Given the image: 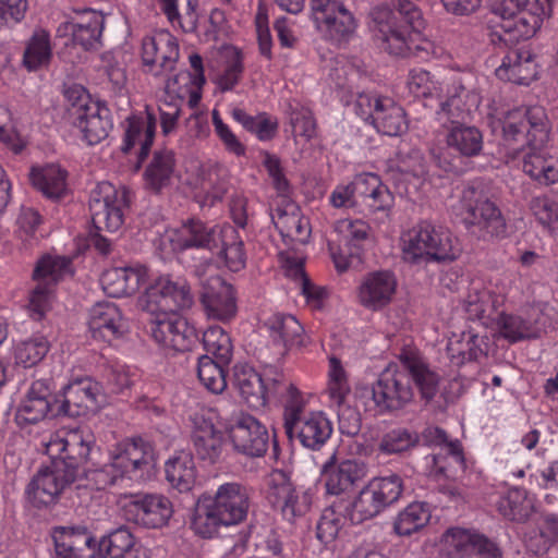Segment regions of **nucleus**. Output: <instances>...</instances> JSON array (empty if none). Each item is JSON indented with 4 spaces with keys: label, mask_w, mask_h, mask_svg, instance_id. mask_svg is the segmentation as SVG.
I'll return each instance as SVG.
<instances>
[{
    "label": "nucleus",
    "mask_w": 558,
    "mask_h": 558,
    "mask_svg": "<svg viewBox=\"0 0 558 558\" xmlns=\"http://www.w3.org/2000/svg\"><path fill=\"white\" fill-rule=\"evenodd\" d=\"M221 526H230L221 517L210 499V495H202L194 507L191 527L198 536L211 538L218 534Z\"/></svg>",
    "instance_id": "58836bf2"
},
{
    "label": "nucleus",
    "mask_w": 558,
    "mask_h": 558,
    "mask_svg": "<svg viewBox=\"0 0 558 558\" xmlns=\"http://www.w3.org/2000/svg\"><path fill=\"white\" fill-rule=\"evenodd\" d=\"M530 318H523L519 315L500 313L497 317V326L504 336L510 342H517L523 339L537 338L541 328Z\"/></svg>",
    "instance_id": "49530a36"
},
{
    "label": "nucleus",
    "mask_w": 558,
    "mask_h": 558,
    "mask_svg": "<svg viewBox=\"0 0 558 558\" xmlns=\"http://www.w3.org/2000/svg\"><path fill=\"white\" fill-rule=\"evenodd\" d=\"M373 125L388 136H401L409 129L404 109L389 97H385L384 105H379Z\"/></svg>",
    "instance_id": "c03bdc74"
},
{
    "label": "nucleus",
    "mask_w": 558,
    "mask_h": 558,
    "mask_svg": "<svg viewBox=\"0 0 558 558\" xmlns=\"http://www.w3.org/2000/svg\"><path fill=\"white\" fill-rule=\"evenodd\" d=\"M154 452L149 442L142 437H133L119 442L113 452L112 459L123 475L131 478L136 476L137 472L147 470L153 464Z\"/></svg>",
    "instance_id": "bb28decb"
},
{
    "label": "nucleus",
    "mask_w": 558,
    "mask_h": 558,
    "mask_svg": "<svg viewBox=\"0 0 558 558\" xmlns=\"http://www.w3.org/2000/svg\"><path fill=\"white\" fill-rule=\"evenodd\" d=\"M96 546L100 558H146L142 546L126 526H119L104 535Z\"/></svg>",
    "instance_id": "2f4dec72"
},
{
    "label": "nucleus",
    "mask_w": 558,
    "mask_h": 558,
    "mask_svg": "<svg viewBox=\"0 0 558 558\" xmlns=\"http://www.w3.org/2000/svg\"><path fill=\"white\" fill-rule=\"evenodd\" d=\"M551 0H533L526 9L504 19L506 27L512 33L517 41L529 39L541 28L544 17L551 14Z\"/></svg>",
    "instance_id": "c756f323"
},
{
    "label": "nucleus",
    "mask_w": 558,
    "mask_h": 558,
    "mask_svg": "<svg viewBox=\"0 0 558 558\" xmlns=\"http://www.w3.org/2000/svg\"><path fill=\"white\" fill-rule=\"evenodd\" d=\"M442 541L452 553L468 557L501 558V550L496 543L483 534L462 527H450L442 534Z\"/></svg>",
    "instance_id": "412c9836"
},
{
    "label": "nucleus",
    "mask_w": 558,
    "mask_h": 558,
    "mask_svg": "<svg viewBox=\"0 0 558 558\" xmlns=\"http://www.w3.org/2000/svg\"><path fill=\"white\" fill-rule=\"evenodd\" d=\"M396 288L397 280L392 272H371L360 284L359 301L364 307L378 311L391 302Z\"/></svg>",
    "instance_id": "cd10ccee"
},
{
    "label": "nucleus",
    "mask_w": 558,
    "mask_h": 558,
    "mask_svg": "<svg viewBox=\"0 0 558 558\" xmlns=\"http://www.w3.org/2000/svg\"><path fill=\"white\" fill-rule=\"evenodd\" d=\"M234 385L248 407L258 409L266 405V385L260 374L253 367L248 365H235Z\"/></svg>",
    "instance_id": "4c0bfd02"
},
{
    "label": "nucleus",
    "mask_w": 558,
    "mask_h": 558,
    "mask_svg": "<svg viewBox=\"0 0 558 558\" xmlns=\"http://www.w3.org/2000/svg\"><path fill=\"white\" fill-rule=\"evenodd\" d=\"M145 279L144 267H114L106 270L100 281L105 293L111 298H122L136 293Z\"/></svg>",
    "instance_id": "7c9ffc66"
},
{
    "label": "nucleus",
    "mask_w": 558,
    "mask_h": 558,
    "mask_svg": "<svg viewBox=\"0 0 558 558\" xmlns=\"http://www.w3.org/2000/svg\"><path fill=\"white\" fill-rule=\"evenodd\" d=\"M94 446V435L87 428L78 427L52 439L47 450L50 461L76 480L88 462Z\"/></svg>",
    "instance_id": "1a4fd4ad"
},
{
    "label": "nucleus",
    "mask_w": 558,
    "mask_h": 558,
    "mask_svg": "<svg viewBox=\"0 0 558 558\" xmlns=\"http://www.w3.org/2000/svg\"><path fill=\"white\" fill-rule=\"evenodd\" d=\"M66 170L58 165L33 167L29 173L32 185L51 201H59L66 193Z\"/></svg>",
    "instance_id": "e433bc0d"
},
{
    "label": "nucleus",
    "mask_w": 558,
    "mask_h": 558,
    "mask_svg": "<svg viewBox=\"0 0 558 558\" xmlns=\"http://www.w3.org/2000/svg\"><path fill=\"white\" fill-rule=\"evenodd\" d=\"M384 100L385 97L361 93L354 102L355 113L364 121L373 124L375 116H377V109H379V105H384Z\"/></svg>",
    "instance_id": "338daca9"
},
{
    "label": "nucleus",
    "mask_w": 558,
    "mask_h": 558,
    "mask_svg": "<svg viewBox=\"0 0 558 558\" xmlns=\"http://www.w3.org/2000/svg\"><path fill=\"white\" fill-rule=\"evenodd\" d=\"M500 513L517 522H525L534 511V504L523 488H511L507 495L498 501Z\"/></svg>",
    "instance_id": "de8ad7c7"
},
{
    "label": "nucleus",
    "mask_w": 558,
    "mask_h": 558,
    "mask_svg": "<svg viewBox=\"0 0 558 558\" xmlns=\"http://www.w3.org/2000/svg\"><path fill=\"white\" fill-rule=\"evenodd\" d=\"M290 125L294 136L313 138L316 133V123L308 109L293 110L290 114Z\"/></svg>",
    "instance_id": "0e129e2a"
},
{
    "label": "nucleus",
    "mask_w": 558,
    "mask_h": 558,
    "mask_svg": "<svg viewBox=\"0 0 558 558\" xmlns=\"http://www.w3.org/2000/svg\"><path fill=\"white\" fill-rule=\"evenodd\" d=\"M460 216L465 229L480 238H504L506 220L482 184L466 186L460 197Z\"/></svg>",
    "instance_id": "39448f33"
},
{
    "label": "nucleus",
    "mask_w": 558,
    "mask_h": 558,
    "mask_svg": "<svg viewBox=\"0 0 558 558\" xmlns=\"http://www.w3.org/2000/svg\"><path fill=\"white\" fill-rule=\"evenodd\" d=\"M54 558H94L96 541L84 526H57L52 531Z\"/></svg>",
    "instance_id": "b1692460"
},
{
    "label": "nucleus",
    "mask_w": 558,
    "mask_h": 558,
    "mask_svg": "<svg viewBox=\"0 0 558 558\" xmlns=\"http://www.w3.org/2000/svg\"><path fill=\"white\" fill-rule=\"evenodd\" d=\"M82 473L97 490L114 485L119 478L124 476L123 471L119 469L113 460L111 463L105 464L100 468H84Z\"/></svg>",
    "instance_id": "052dcab7"
},
{
    "label": "nucleus",
    "mask_w": 558,
    "mask_h": 558,
    "mask_svg": "<svg viewBox=\"0 0 558 558\" xmlns=\"http://www.w3.org/2000/svg\"><path fill=\"white\" fill-rule=\"evenodd\" d=\"M75 478L51 461L40 466L25 488L28 505L37 510L51 511L69 492Z\"/></svg>",
    "instance_id": "6e6552de"
},
{
    "label": "nucleus",
    "mask_w": 558,
    "mask_h": 558,
    "mask_svg": "<svg viewBox=\"0 0 558 558\" xmlns=\"http://www.w3.org/2000/svg\"><path fill=\"white\" fill-rule=\"evenodd\" d=\"M403 488V480L398 474L373 478L351 504V520L360 523L375 518L399 500Z\"/></svg>",
    "instance_id": "0eeeda50"
},
{
    "label": "nucleus",
    "mask_w": 558,
    "mask_h": 558,
    "mask_svg": "<svg viewBox=\"0 0 558 558\" xmlns=\"http://www.w3.org/2000/svg\"><path fill=\"white\" fill-rule=\"evenodd\" d=\"M132 520L147 529H161L173 514L172 502L163 495H135L128 505Z\"/></svg>",
    "instance_id": "a211bd4d"
},
{
    "label": "nucleus",
    "mask_w": 558,
    "mask_h": 558,
    "mask_svg": "<svg viewBox=\"0 0 558 558\" xmlns=\"http://www.w3.org/2000/svg\"><path fill=\"white\" fill-rule=\"evenodd\" d=\"M401 367L385 368L365 391L371 395L379 413H396L414 399L417 388L421 399L430 402L439 389V376L433 372L414 351H402L399 355Z\"/></svg>",
    "instance_id": "f257e3e1"
},
{
    "label": "nucleus",
    "mask_w": 558,
    "mask_h": 558,
    "mask_svg": "<svg viewBox=\"0 0 558 558\" xmlns=\"http://www.w3.org/2000/svg\"><path fill=\"white\" fill-rule=\"evenodd\" d=\"M28 10V0H0V27L17 24Z\"/></svg>",
    "instance_id": "69168bd1"
},
{
    "label": "nucleus",
    "mask_w": 558,
    "mask_h": 558,
    "mask_svg": "<svg viewBox=\"0 0 558 558\" xmlns=\"http://www.w3.org/2000/svg\"><path fill=\"white\" fill-rule=\"evenodd\" d=\"M105 17L101 13L87 10L81 21L70 23L73 43L85 50H96L100 47Z\"/></svg>",
    "instance_id": "37998d69"
},
{
    "label": "nucleus",
    "mask_w": 558,
    "mask_h": 558,
    "mask_svg": "<svg viewBox=\"0 0 558 558\" xmlns=\"http://www.w3.org/2000/svg\"><path fill=\"white\" fill-rule=\"evenodd\" d=\"M430 519L429 510L423 502H412L398 513L393 531L399 536H410L422 530Z\"/></svg>",
    "instance_id": "8fccbe9b"
},
{
    "label": "nucleus",
    "mask_w": 558,
    "mask_h": 558,
    "mask_svg": "<svg viewBox=\"0 0 558 558\" xmlns=\"http://www.w3.org/2000/svg\"><path fill=\"white\" fill-rule=\"evenodd\" d=\"M203 344L207 354L220 359L221 362H230L232 356V343L229 335L220 326H209L203 333Z\"/></svg>",
    "instance_id": "4d7b16f0"
},
{
    "label": "nucleus",
    "mask_w": 558,
    "mask_h": 558,
    "mask_svg": "<svg viewBox=\"0 0 558 558\" xmlns=\"http://www.w3.org/2000/svg\"><path fill=\"white\" fill-rule=\"evenodd\" d=\"M162 11L168 20L175 22L185 33H193L197 27L196 2L194 0H160Z\"/></svg>",
    "instance_id": "603ef678"
},
{
    "label": "nucleus",
    "mask_w": 558,
    "mask_h": 558,
    "mask_svg": "<svg viewBox=\"0 0 558 558\" xmlns=\"http://www.w3.org/2000/svg\"><path fill=\"white\" fill-rule=\"evenodd\" d=\"M502 141L514 150H536L548 141L549 121L543 107H519L507 111L500 120Z\"/></svg>",
    "instance_id": "423d86ee"
},
{
    "label": "nucleus",
    "mask_w": 558,
    "mask_h": 558,
    "mask_svg": "<svg viewBox=\"0 0 558 558\" xmlns=\"http://www.w3.org/2000/svg\"><path fill=\"white\" fill-rule=\"evenodd\" d=\"M126 191L117 190L110 182H100L92 191L89 210L94 231L89 234L90 244L101 254L107 255L111 250L112 240L102 235L118 232L123 225V209L128 207Z\"/></svg>",
    "instance_id": "20e7f679"
},
{
    "label": "nucleus",
    "mask_w": 558,
    "mask_h": 558,
    "mask_svg": "<svg viewBox=\"0 0 558 558\" xmlns=\"http://www.w3.org/2000/svg\"><path fill=\"white\" fill-rule=\"evenodd\" d=\"M263 327L279 355H284L290 348L299 347L303 342V327L292 315L274 314L264 322Z\"/></svg>",
    "instance_id": "c85d7f7f"
},
{
    "label": "nucleus",
    "mask_w": 558,
    "mask_h": 558,
    "mask_svg": "<svg viewBox=\"0 0 558 558\" xmlns=\"http://www.w3.org/2000/svg\"><path fill=\"white\" fill-rule=\"evenodd\" d=\"M54 412L58 416L80 417L95 413L99 407V385L90 379H80L66 385L57 395Z\"/></svg>",
    "instance_id": "dca6fc26"
},
{
    "label": "nucleus",
    "mask_w": 558,
    "mask_h": 558,
    "mask_svg": "<svg viewBox=\"0 0 558 558\" xmlns=\"http://www.w3.org/2000/svg\"><path fill=\"white\" fill-rule=\"evenodd\" d=\"M277 220L276 217L272 216V221L276 229L279 231L283 239L290 238L293 240H298L300 243H304L308 231H306L305 226H303L302 220L294 216L288 215L284 210L278 208Z\"/></svg>",
    "instance_id": "680f3d73"
},
{
    "label": "nucleus",
    "mask_w": 558,
    "mask_h": 558,
    "mask_svg": "<svg viewBox=\"0 0 558 558\" xmlns=\"http://www.w3.org/2000/svg\"><path fill=\"white\" fill-rule=\"evenodd\" d=\"M348 229L350 240L345 244V248H341L338 253L331 252L332 260L339 272L360 267L362 256L359 242L367 239L369 227L364 221L356 220L350 222Z\"/></svg>",
    "instance_id": "ea45409f"
},
{
    "label": "nucleus",
    "mask_w": 558,
    "mask_h": 558,
    "mask_svg": "<svg viewBox=\"0 0 558 558\" xmlns=\"http://www.w3.org/2000/svg\"><path fill=\"white\" fill-rule=\"evenodd\" d=\"M446 144L449 149L457 153L460 157H475L483 150V133L474 125L453 122L447 131Z\"/></svg>",
    "instance_id": "f704fd0d"
},
{
    "label": "nucleus",
    "mask_w": 558,
    "mask_h": 558,
    "mask_svg": "<svg viewBox=\"0 0 558 558\" xmlns=\"http://www.w3.org/2000/svg\"><path fill=\"white\" fill-rule=\"evenodd\" d=\"M155 130L156 120L151 114H147L146 119H129V125L125 130L124 142L121 149L124 154H128L136 142H141L135 170L142 167L143 161L150 151L155 138Z\"/></svg>",
    "instance_id": "c9c22d12"
},
{
    "label": "nucleus",
    "mask_w": 558,
    "mask_h": 558,
    "mask_svg": "<svg viewBox=\"0 0 558 558\" xmlns=\"http://www.w3.org/2000/svg\"><path fill=\"white\" fill-rule=\"evenodd\" d=\"M332 434L331 422L322 412H312L303 418L287 426L286 435L289 439L296 438L300 444L310 450H322L330 440Z\"/></svg>",
    "instance_id": "4be33fe9"
},
{
    "label": "nucleus",
    "mask_w": 558,
    "mask_h": 558,
    "mask_svg": "<svg viewBox=\"0 0 558 558\" xmlns=\"http://www.w3.org/2000/svg\"><path fill=\"white\" fill-rule=\"evenodd\" d=\"M174 167L175 159L172 150L163 148L154 151L153 158L144 172L145 186L155 193H159L170 184Z\"/></svg>",
    "instance_id": "a19ab883"
},
{
    "label": "nucleus",
    "mask_w": 558,
    "mask_h": 558,
    "mask_svg": "<svg viewBox=\"0 0 558 558\" xmlns=\"http://www.w3.org/2000/svg\"><path fill=\"white\" fill-rule=\"evenodd\" d=\"M420 436V444L422 442L425 446H445L448 450V453L456 459L460 464H464V457L462 452V447L459 440L450 441L448 440L447 433L437 426H428L426 427Z\"/></svg>",
    "instance_id": "bf43d9fd"
},
{
    "label": "nucleus",
    "mask_w": 558,
    "mask_h": 558,
    "mask_svg": "<svg viewBox=\"0 0 558 558\" xmlns=\"http://www.w3.org/2000/svg\"><path fill=\"white\" fill-rule=\"evenodd\" d=\"M232 117L235 121L241 123L246 131L256 134L260 141H269L274 138L277 133V121L269 119L266 113L253 117L240 108H234L232 110Z\"/></svg>",
    "instance_id": "5fc2aeb1"
},
{
    "label": "nucleus",
    "mask_w": 558,
    "mask_h": 558,
    "mask_svg": "<svg viewBox=\"0 0 558 558\" xmlns=\"http://www.w3.org/2000/svg\"><path fill=\"white\" fill-rule=\"evenodd\" d=\"M210 499L229 525L245 520L250 508L247 489L236 482L225 483L218 487Z\"/></svg>",
    "instance_id": "a878e982"
},
{
    "label": "nucleus",
    "mask_w": 558,
    "mask_h": 558,
    "mask_svg": "<svg viewBox=\"0 0 558 558\" xmlns=\"http://www.w3.org/2000/svg\"><path fill=\"white\" fill-rule=\"evenodd\" d=\"M222 227L208 226L198 219H189L178 230L177 243L181 250L206 248L215 253L221 241Z\"/></svg>",
    "instance_id": "473e14b6"
},
{
    "label": "nucleus",
    "mask_w": 558,
    "mask_h": 558,
    "mask_svg": "<svg viewBox=\"0 0 558 558\" xmlns=\"http://www.w3.org/2000/svg\"><path fill=\"white\" fill-rule=\"evenodd\" d=\"M395 197L384 185L374 186L369 194L364 195V202L371 211H388L393 206Z\"/></svg>",
    "instance_id": "774afa93"
},
{
    "label": "nucleus",
    "mask_w": 558,
    "mask_h": 558,
    "mask_svg": "<svg viewBox=\"0 0 558 558\" xmlns=\"http://www.w3.org/2000/svg\"><path fill=\"white\" fill-rule=\"evenodd\" d=\"M461 252L458 239L449 229L421 221L409 232L402 258L411 265L448 264L457 260Z\"/></svg>",
    "instance_id": "7ed1b4c3"
},
{
    "label": "nucleus",
    "mask_w": 558,
    "mask_h": 558,
    "mask_svg": "<svg viewBox=\"0 0 558 558\" xmlns=\"http://www.w3.org/2000/svg\"><path fill=\"white\" fill-rule=\"evenodd\" d=\"M73 124L81 130L88 145H96L105 140L112 129L110 110L99 101L74 107Z\"/></svg>",
    "instance_id": "5701e85b"
},
{
    "label": "nucleus",
    "mask_w": 558,
    "mask_h": 558,
    "mask_svg": "<svg viewBox=\"0 0 558 558\" xmlns=\"http://www.w3.org/2000/svg\"><path fill=\"white\" fill-rule=\"evenodd\" d=\"M311 15L317 29L333 41L348 40L356 28L353 14L340 0H311Z\"/></svg>",
    "instance_id": "ddd939ff"
},
{
    "label": "nucleus",
    "mask_w": 558,
    "mask_h": 558,
    "mask_svg": "<svg viewBox=\"0 0 558 558\" xmlns=\"http://www.w3.org/2000/svg\"><path fill=\"white\" fill-rule=\"evenodd\" d=\"M507 58L509 59L510 64L505 69L499 68L497 70L498 75H501L502 72L515 75L517 72H522V68H524L527 71L525 75L509 77V80L519 85H529L532 81L536 80L537 71L536 63L534 62L535 56L530 49L525 47L517 48L510 51Z\"/></svg>",
    "instance_id": "3c124183"
},
{
    "label": "nucleus",
    "mask_w": 558,
    "mask_h": 558,
    "mask_svg": "<svg viewBox=\"0 0 558 558\" xmlns=\"http://www.w3.org/2000/svg\"><path fill=\"white\" fill-rule=\"evenodd\" d=\"M226 430L236 452L251 458L266 453L269 435L267 428L254 416L240 413L226 426Z\"/></svg>",
    "instance_id": "4468645a"
},
{
    "label": "nucleus",
    "mask_w": 558,
    "mask_h": 558,
    "mask_svg": "<svg viewBox=\"0 0 558 558\" xmlns=\"http://www.w3.org/2000/svg\"><path fill=\"white\" fill-rule=\"evenodd\" d=\"M149 332L156 342L178 352L191 350L197 333L186 319L175 316H156L149 323Z\"/></svg>",
    "instance_id": "6ab92c4d"
},
{
    "label": "nucleus",
    "mask_w": 558,
    "mask_h": 558,
    "mask_svg": "<svg viewBox=\"0 0 558 558\" xmlns=\"http://www.w3.org/2000/svg\"><path fill=\"white\" fill-rule=\"evenodd\" d=\"M166 478L179 492H190L196 481V468L191 452L179 451L165 465Z\"/></svg>",
    "instance_id": "79ce46f5"
},
{
    "label": "nucleus",
    "mask_w": 558,
    "mask_h": 558,
    "mask_svg": "<svg viewBox=\"0 0 558 558\" xmlns=\"http://www.w3.org/2000/svg\"><path fill=\"white\" fill-rule=\"evenodd\" d=\"M191 439L197 457L209 463L218 461L223 449V435L215 425L205 418L195 421Z\"/></svg>",
    "instance_id": "72a5a7b5"
},
{
    "label": "nucleus",
    "mask_w": 558,
    "mask_h": 558,
    "mask_svg": "<svg viewBox=\"0 0 558 558\" xmlns=\"http://www.w3.org/2000/svg\"><path fill=\"white\" fill-rule=\"evenodd\" d=\"M70 272L71 260L66 257L48 255L37 262L33 271L37 284L29 295V310L37 316L36 319H40L49 307L52 287Z\"/></svg>",
    "instance_id": "9b49d317"
},
{
    "label": "nucleus",
    "mask_w": 558,
    "mask_h": 558,
    "mask_svg": "<svg viewBox=\"0 0 558 558\" xmlns=\"http://www.w3.org/2000/svg\"><path fill=\"white\" fill-rule=\"evenodd\" d=\"M58 396L52 392L49 380L38 379L32 383L25 398L16 409L15 422L20 427L34 425L49 415L59 417L54 408Z\"/></svg>",
    "instance_id": "2eb2a0df"
},
{
    "label": "nucleus",
    "mask_w": 558,
    "mask_h": 558,
    "mask_svg": "<svg viewBox=\"0 0 558 558\" xmlns=\"http://www.w3.org/2000/svg\"><path fill=\"white\" fill-rule=\"evenodd\" d=\"M420 436L416 432L398 427L385 433L379 442L378 450L385 454H400L416 447Z\"/></svg>",
    "instance_id": "864d4df0"
},
{
    "label": "nucleus",
    "mask_w": 558,
    "mask_h": 558,
    "mask_svg": "<svg viewBox=\"0 0 558 558\" xmlns=\"http://www.w3.org/2000/svg\"><path fill=\"white\" fill-rule=\"evenodd\" d=\"M392 5L393 9L379 5L372 11L373 37L379 49L405 58L412 49L409 28L420 33L425 21L421 10L410 0H393Z\"/></svg>",
    "instance_id": "f03ea898"
},
{
    "label": "nucleus",
    "mask_w": 558,
    "mask_h": 558,
    "mask_svg": "<svg viewBox=\"0 0 558 558\" xmlns=\"http://www.w3.org/2000/svg\"><path fill=\"white\" fill-rule=\"evenodd\" d=\"M199 300L209 318L229 322L238 312L233 287L220 276H213L202 282Z\"/></svg>",
    "instance_id": "f3484780"
},
{
    "label": "nucleus",
    "mask_w": 558,
    "mask_h": 558,
    "mask_svg": "<svg viewBox=\"0 0 558 558\" xmlns=\"http://www.w3.org/2000/svg\"><path fill=\"white\" fill-rule=\"evenodd\" d=\"M48 350V342L43 337L22 341L15 349L16 363L24 367H32L45 357Z\"/></svg>",
    "instance_id": "13d9d810"
},
{
    "label": "nucleus",
    "mask_w": 558,
    "mask_h": 558,
    "mask_svg": "<svg viewBox=\"0 0 558 558\" xmlns=\"http://www.w3.org/2000/svg\"><path fill=\"white\" fill-rule=\"evenodd\" d=\"M399 170L414 178H423L427 174V167L423 153L417 148H411L408 153L399 151Z\"/></svg>",
    "instance_id": "e2e57ef3"
},
{
    "label": "nucleus",
    "mask_w": 558,
    "mask_h": 558,
    "mask_svg": "<svg viewBox=\"0 0 558 558\" xmlns=\"http://www.w3.org/2000/svg\"><path fill=\"white\" fill-rule=\"evenodd\" d=\"M88 328L95 340L110 343L126 331L120 310L111 302H98L89 311Z\"/></svg>",
    "instance_id": "393cba45"
},
{
    "label": "nucleus",
    "mask_w": 558,
    "mask_h": 558,
    "mask_svg": "<svg viewBox=\"0 0 558 558\" xmlns=\"http://www.w3.org/2000/svg\"><path fill=\"white\" fill-rule=\"evenodd\" d=\"M51 57L48 33L40 31L33 35L23 56V63L29 71L47 64Z\"/></svg>",
    "instance_id": "6e6d98bb"
},
{
    "label": "nucleus",
    "mask_w": 558,
    "mask_h": 558,
    "mask_svg": "<svg viewBox=\"0 0 558 558\" xmlns=\"http://www.w3.org/2000/svg\"><path fill=\"white\" fill-rule=\"evenodd\" d=\"M267 498L272 508L280 510L289 522L304 515L312 505L311 494L306 490L299 493L290 474L284 470L271 472Z\"/></svg>",
    "instance_id": "f8f14e48"
},
{
    "label": "nucleus",
    "mask_w": 558,
    "mask_h": 558,
    "mask_svg": "<svg viewBox=\"0 0 558 558\" xmlns=\"http://www.w3.org/2000/svg\"><path fill=\"white\" fill-rule=\"evenodd\" d=\"M326 492L329 495H341L350 490L367 474V466L363 461L347 459L336 464V452L323 465Z\"/></svg>",
    "instance_id": "aec40b11"
},
{
    "label": "nucleus",
    "mask_w": 558,
    "mask_h": 558,
    "mask_svg": "<svg viewBox=\"0 0 558 558\" xmlns=\"http://www.w3.org/2000/svg\"><path fill=\"white\" fill-rule=\"evenodd\" d=\"M144 310L156 316L168 317L193 304L191 288L185 282L159 278L141 299Z\"/></svg>",
    "instance_id": "9d476101"
},
{
    "label": "nucleus",
    "mask_w": 558,
    "mask_h": 558,
    "mask_svg": "<svg viewBox=\"0 0 558 558\" xmlns=\"http://www.w3.org/2000/svg\"><path fill=\"white\" fill-rule=\"evenodd\" d=\"M229 363L208 354L198 357L197 377L208 391L218 395L227 388L225 366Z\"/></svg>",
    "instance_id": "09e8293b"
},
{
    "label": "nucleus",
    "mask_w": 558,
    "mask_h": 558,
    "mask_svg": "<svg viewBox=\"0 0 558 558\" xmlns=\"http://www.w3.org/2000/svg\"><path fill=\"white\" fill-rule=\"evenodd\" d=\"M215 252L231 271H239L244 268L246 257L243 242L232 226L222 227L221 241L219 246L215 247Z\"/></svg>",
    "instance_id": "a18cd8bd"
}]
</instances>
